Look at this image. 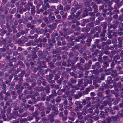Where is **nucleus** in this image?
Wrapping results in <instances>:
<instances>
[{"label":"nucleus","mask_w":123,"mask_h":123,"mask_svg":"<svg viewBox=\"0 0 123 123\" xmlns=\"http://www.w3.org/2000/svg\"><path fill=\"white\" fill-rule=\"evenodd\" d=\"M93 76V75L89 76H85V78H88L86 79L85 80V82L83 83L84 86L85 87L87 86L88 84H91L92 83V80L90 79V78H92Z\"/></svg>","instance_id":"2"},{"label":"nucleus","mask_w":123,"mask_h":123,"mask_svg":"<svg viewBox=\"0 0 123 123\" xmlns=\"http://www.w3.org/2000/svg\"><path fill=\"white\" fill-rule=\"evenodd\" d=\"M112 2H114L116 4L115 5L116 6V5H117L118 7L119 8L120 7V6H119V4H120L119 0H111Z\"/></svg>","instance_id":"33"},{"label":"nucleus","mask_w":123,"mask_h":123,"mask_svg":"<svg viewBox=\"0 0 123 123\" xmlns=\"http://www.w3.org/2000/svg\"><path fill=\"white\" fill-rule=\"evenodd\" d=\"M36 32L38 34H42L44 32V30L40 28H37L36 30Z\"/></svg>","instance_id":"18"},{"label":"nucleus","mask_w":123,"mask_h":123,"mask_svg":"<svg viewBox=\"0 0 123 123\" xmlns=\"http://www.w3.org/2000/svg\"><path fill=\"white\" fill-rule=\"evenodd\" d=\"M51 39H49V40H48V43L50 42H52V43L55 44L56 41L55 40V37L53 36H52L51 35Z\"/></svg>","instance_id":"38"},{"label":"nucleus","mask_w":123,"mask_h":123,"mask_svg":"<svg viewBox=\"0 0 123 123\" xmlns=\"http://www.w3.org/2000/svg\"><path fill=\"white\" fill-rule=\"evenodd\" d=\"M97 95L98 97L101 98L102 100L104 99V96H103V92H98L97 93Z\"/></svg>","instance_id":"23"},{"label":"nucleus","mask_w":123,"mask_h":123,"mask_svg":"<svg viewBox=\"0 0 123 123\" xmlns=\"http://www.w3.org/2000/svg\"><path fill=\"white\" fill-rule=\"evenodd\" d=\"M86 109L87 107L85 106H84L82 109V112L81 113L83 115H85L87 114V112L86 111Z\"/></svg>","instance_id":"39"},{"label":"nucleus","mask_w":123,"mask_h":123,"mask_svg":"<svg viewBox=\"0 0 123 123\" xmlns=\"http://www.w3.org/2000/svg\"><path fill=\"white\" fill-rule=\"evenodd\" d=\"M101 51L98 49H96L94 51L92 52V55L93 56H97L98 54Z\"/></svg>","instance_id":"36"},{"label":"nucleus","mask_w":123,"mask_h":123,"mask_svg":"<svg viewBox=\"0 0 123 123\" xmlns=\"http://www.w3.org/2000/svg\"><path fill=\"white\" fill-rule=\"evenodd\" d=\"M96 48V45L95 44H93L91 46V47L89 48L90 52H93L94 51V49Z\"/></svg>","instance_id":"29"},{"label":"nucleus","mask_w":123,"mask_h":123,"mask_svg":"<svg viewBox=\"0 0 123 123\" xmlns=\"http://www.w3.org/2000/svg\"><path fill=\"white\" fill-rule=\"evenodd\" d=\"M114 8L115 10L109 12L107 14L109 16H111L113 14H117L119 13V12L118 10L116 9V7H115V6L114 7Z\"/></svg>","instance_id":"4"},{"label":"nucleus","mask_w":123,"mask_h":123,"mask_svg":"<svg viewBox=\"0 0 123 123\" xmlns=\"http://www.w3.org/2000/svg\"><path fill=\"white\" fill-rule=\"evenodd\" d=\"M83 80L82 79H78V81L77 86H78L80 87L81 86V85L82 84L83 82Z\"/></svg>","instance_id":"48"},{"label":"nucleus","mask_w":123,"mask_h":123,"mask_svg":"<svg viewBox=\"0 0 123 123\" xmlns=\"http://www.w3.org/2000/svg\"><path fill=\"white\" fill-rule=\"evenodd\" d=\"M91 6L92 8H93L94 11L95 12H98V7L96 3L94 2H92L91 3Z\"/></svg>","instance_id":"10"},{"label":"nucleus","mask_w":123,"mask_h":123,"mask_svg":"<svg viewBox=\"0 0 123 123\" xmlns=\"http://www.w3.org/2000/svg\"><path fill=\"white\" fill-rule=\"evenodd\" d=\"M95 31H97L98 33H100L101 32V27L98 26H96L95 28Z\"/></svg>","instance_id":"50"},{"label":"nucleus","mask_w":123,"mask_h":123,"mask_svg":"<svg viewBox=\"0 0 123 123\" xmlns=\"http://www.w3.org/2000/svg\"><path fill=\"white\" fill-rule=\"evenodd\" d=\"M58 10H63V6L61 4H59L57 7Z\"/></svg>","instance_id":"58"},{"label":"nucleus","mask_w":123,"mask_h":123,"mask_svg":"<svg viewBox=\"0 0 123 123\" xmlns=\"http://www.w3.org/2000/svg\"><path fill=\"white\" fill-rule=\"evenodd\" d=\"M50 88L49 87L47 86V87H46V88H44V89L43 91H45V92L47 94H49L50 92Z\"/></svg>","instance_id":"61"},{"label":"nucleus","mask_w":123,"mask_h":123,"mask_svg":"<svg viewBox=\"0 0 123 123\" xmlns=\"http://www.w3.org/2000/svg\"><path fill=\"white\" fill-rule=\"evenodd\" d=\"M21 40L23 42V43H24L25 42L27 41L28 39L27 38L25 37L24 36H23L21 38Z\"/></svg>","instance_id":"64"},{"label":"nucleus","mask_w":123,"mask_h":123,"mask_svg":"<svg viewBox=\"0 0 123 123\" xmlns=\"http://www.w3.org/2000/svg\"><path fill=\"white\" fill-rule=\"evenodd\" d=\"M78 119L80 120H82L83 118V117L82 115V113L80 112H78L77 113Z\"/></svg>","instance_id":"32"},{"label":"nucleus","mask_w":123,"mask_h":123,"mask_svg":"<svg viewBox=\"0 0 123 123\" xmlns=\"http://www.w3.org/2000/svg\"><path fill=\"white\" fill-rule=\"evenodd\" d=\"M55 115L53 113H51L50 114L47 115V117L48 118L50 121L51 122H53L55 121L54 117L55 116Z\"/></svg>","instance_id":"12"},{"label":"nucleus","mask_w":123,"mask_h":123,"mask_svg":"<svg viewBox=\"0 0 123 123\" xmlns=\"http://www.w3.org/2000/svg\"><path fill=\"white\" fill-rule=\"evenodd\" d=\"M44 74H50L52 73V70L49 68H48L44 70L43 71Z\"/></svg>","instance_id":"31"},{"label":"nucleus","mask_w":123,"mask_h":123,"mask_svg":"<svg viewBox=\"0 0 123 123\" xmlns=\"http://www.w3.org/2000/svg\"><path fill=\"white\" fill-rule=\"evenodd\" d=\"M20 37V33H18L15 35H13L12 37V39L14 40H17L18 38Z\"/></svg>","instance_id":"37"},{"label":"nucleus","mask_w":123,"mask_h":123,"mask_svg":"<svg viewBox=\"0 0 123 123\" xmlns=\"http://www.w3.org/2000/svg\"><path fill=\"white\" fill-rule=\"evenodd\" d=\"M90 66L87 63L85 64L84 65V68H83V71L88 70L90 68Z\"/></svg>","instance_id":"47"},{"label":"nucleus","mask_w":123,"mask_h":123,"mask_svg":"<svg viewBox=\"0 0 123 123\" xmlns=\"http://www.w3.org/2000/svg\"><path fill=\"white\" fill-rule=\"evenodd\" d=\"M40 95V96L42 98V100L43 101H45V97L46 96L45 93L44 92H43L41 93Z\"/></svg>","instance_id":"30"},{"label":"nucleus","mask_w":123,"mask_h":123,"mask_svg":"<svg viewBox=\"0 0 123 123\" xmlns=\"http://www.w3.org/2000/svg\"><path fill=\"white\" fill-rule=\"evenodd\" d=\"M90 54V51L88 50H85L84 52L82 53V56L86 55H89Z\"/></svg>","instance_id":"49"},{"label":"nucleus","mask_w":123,"mask_h":123,"mask_svg":"<svg viewBox=\"0 0 123 123\" xmlns=\"http://www.w3.org/2000/svg\"><path fill=\"white\" fill-rule=\"evenodd\" d=\"M34 93L33 91H29L28 89H26L23 92V93L24 95H26L27 94H32Z\"/></svg>","instance_id":"28"},{"label":"nucleus","mask_w":123,"mask_h":123,"mask_svg":"<svg viewBox=\"0 0 123 123\" xmlns=\"http://www.w3.org/2000/svg\"><path fill=\"white\" fill-rule=\"evenodd\" d=\"M118 26L117 25L114 24H109L108 25V29L115 31L116 30V29L117 28Z\"/></svg>","instance_id":"5"},{"label":"nucleus","mask_w":123,"mask_h":123,"mask_svg":"<svg viewBox=\"0 0 123 123\" xmlns=\"http://www.w3.org/2000/svg\"><path fill=\"white\" fill-rule=\"evenodd\" d=\"M111 119L113 121V123H117V120L118 118L117 115L115 116H111Z\"/></svg>","instance_id":"25"},{"label":"nucleus","mask_w":123,"mask_h":123,"mask_svg":"<svg viewBox=\"0 0 123 123\" xmlns=\"http://www.w3.org/2000/svg\"><path fill=\"white\" fill-rule=\"evenodd\" d=\"M82 95V93L80 92H79L78 94L73 95V98L75 99H79Z\"/></svg>","instance_id":"14"},{"label":"nucleus","mask_w":123,"mask_h":123,"mask_svg":"<svg viewBox=\"0 0 123 123\" xmlns=\"http://www.w3.org/2000/svg\"><path fill=\"white\" fill-rule=\"evenodd\" d=\"M73 5L75 6V9H79L82 8V6L80 4H78L77 2L74 1V2Z\"/></svg>","instance_id":"8"},{"label":"nucleus","mask_w":123,"mask_h":123,"mask_svg":"<svg viewBox=\"0 0 123 123\" xmlns=\"http://www.w3.org/2000/svg\"><path fill=\"white\" fill-rule=\"evenodd\" d=\"M109 66V63L107 61H105L103 63V64L102 65V68L105 70Z\"/></svg>","instance_id":"26"},{"label":"nucleus","mask_w":123,"mask_h":123,"mask_svg":"<svg viewBox=\"0 0 123 123\" xmlns=\"http://www.w3.org/2000/svg\"><path fill=\"white\" fill-rule=\"evenodd\" d=\"M62 65L64 66H66L68 67H70L71 66V64H67L66 62L64 60H62L61 62Z\"/></svg>","instance_id":"54"},{"label":"nucleus","mask_w":123,"mask_h":123,"mask_svg":"<svg viewBox=\"0 0 123 123\" xmlns=\"http://www.w3.org/2000/svg\"><path fill=\"white\" fill-rule=\"evenodd\" d=\"M80 48H81L80 49H79L78 50V51L80 54H82V53H83V52L84 51L86 50V48L85 47H83L81 46V47Z\"/></svg>","instance_id":"53"},{"label":"nucleus","mask_w":123,"mask_h":123,"mask_svg":"<svg viewBox=\"0 0 123 123\" xmlns=\"http://www.w3.org/2000/svg\"><path fill=\"white\" fill-rule=\"evenodd\" d=\"M48 28H51L53 30H55L57 27V24L55 23H53L52 24L47 25Z\"/></svg>","instance_id":"17"},{"label":"nucleus","mask_w":123,"mask_h":123,"mask_svg":"<svg viewBox=\"0 0 123 123\" xmlns=\"http://www.w3.org/2000/svg\"><path fill=\"white\" fill-rule=\"evenodd\" d=\"M76 80L74 78H71L70 79V81L68 82V85L70 86V87L72 88H74L76 87L74 85L76 84L77 83Z\"/></svg>","instance_id":"1"},{"label":"nucleus","mask_w":123,"mask_h":123,"mask_svg":"<svg viewBox=\"0 0 123 123\" xmlns=\"http://www.w3.org/2000/svg\"><path fill=\"white\" fill-rule=\"evenodd\" d=\"M107 24L106 22H103L101 24V26L103 27V28L106 29L107 28Z\"/></svg>","instance_id":"60"},{"label":"nucleus","mask_w":123,"mask_h":123,"mask_svg":"<svg viewBox=\"0 0 123 123\" xmlns=\"http://www.w3.org/2000/svg\"><path fill=\"white\" fill-rule=\"evenodd\" d=\"M57 42V44H55L54 45L55 47L56 48L58 46H60L61 45V37L59 36H57L56 38Z\"/></svg>","instance_id":"11"},{"label":"nucleus","mask_w":123,"mask_h":123,"mask_svg":"<svg viewBox=\"0 0 123 123\" xmlns=\"http://www.w3.org/2000/svg\"><path fill=\"white\" fill-rule=\"evenodd\" d=\"M38 56L40 57L44 58L45 57L44 53L43 52L41 51H39L38 52Z\"/></svg>","instance_id":"44"},{"label":"nucleus","mask_w":123,"mask_h":123,"mask_svg":"<svg viewBox=\"0 0 123 123\" xmlns=\"http://www.w3.org/2000/svg\"><path fill=\"white\" fill-rule=\"evenodd\" d=\"M114 70L112 68H110L108 69H106L104 70V72L105 73H107L109 72H110L111 73H112L114 71Z\"/></svg>","instance_id":"52"},{"label":"nucleus","mask_w":123,"mask_h":123,"mask_svg":"<svg viewBox=\"0 0 123 123\" xmlns=\"http://www.w3.org/2000/svg\"><path fill=\"white\" fill-rule=\"evenodd\" d=\"M33 89L35 90V91H38L39 92L40 91H43L44 89V87L43 86L41 87L36 86L35 88H34Z\"/></svg>","instance_id":"22"},{"label":"nucleus","mask_w":123,"mask_h":123,"mask_svg":"<svg viewBox=\"0 0 123 123\" xmlns=\"http://www.w3.org/2000/svg\"><path fill=\"white\" fill-rule=\"evenodd\" d=\"M54 95L51 94L49 96H47L46 97V100L47 101H50L51 99H53L54 97Z\"/></svg>","instance_id":"21"},{"label":"nucleus","mask_w":123,"mask_h":123,"mask_svg":"<svg viewBox=\"0 0 123 123\" xmlns=\"http://www.w3.org/2000/svg\"><path fill=\"white\" fill-rule=\"evenodd\" d=\"M43 75V74L42 72V71H38L37 75V77L38 79L42 80H44V79L42 77Z\"/></svg>","instance_id":"20"},{"label":"nucleus","mask_w":123,"mask_h":123,"mask_svg":"<svg viewBox=\"0 0 123 123\" xmlns=\"http://www.w3.org/2000/svg\"><path fill=\"white\" fill-rule=\"evenodd\" d=\"M81 11H78L76 13V14H74L73 17L75 18L76 19L79 20L80 19V15L81 14Z\"/></svg>","instance_id":"16"},{"label":"nucleus","mask_w":123,"mask_h":123,"mask_svg":"<svg viewBox=\"0 0 123 123\" xmlns=\"http://www.w3.org/2000/svg\"><path fill=\"white\" fill-rule=\"evenodd\" d=\"M49 44L48 45H47V44H45L47 46V49H48L49 50L51 48L53 47V46L52 43H48Z\"/></svg>","instance_id":"46"},{"label":"nucleus","mask_w":123,"mask_h":123,"mask_svg":"<svg viewBox=\"0 0 123 123\" xmlns=\"http://www.w3.org/2000/svg\"><path fill=\"white\" fill-rule=\"evenodd\" d=\"M12 15H7L6 16V19L7 22L11 20L12 18Z\"/></svg>","instance_id":"55"},{"label":"nucleus","mask_w":123,"mask_h":123,"mask_svg":"<svg viewBox=\"0 0 123 123\" xmlns=\"http://www.w3.org/2000/svg\"><path fill=\"white\" fill-rule=\"evenodd\" d=\"M75 104L76 106H77L80 108V109H81L83 107V105L82 104H81V102L79 101H77L75 102Z\"/></svg>","instance_id":"19"},{"label":"nucleus","mask_w":123,"mask_h":123,"mask_svg":"<svg viewBox=\"0 0 123 123\" xmlns=\"http://www.w3.org/2000/svg\"><path fill=\"white\" fill-rule=\"evenodd\" d=\"M43 36H40L39 38V41L43 43H46L47 41V39L46 37L43 38Z\"/></svg>","instance_id":"27"},{"label":"nucleus","mask_w":123,"mask_h":123,"mask_svg":"<svg viewBox=\"0 0 123 123\" xmlns=\"http://www.w3.org/2000/svg\"><path fill=\"white\" fill-rule=\"evenodd\" d=\"M104 111H100V117L102 118H104L105 117V115L104 114Z\"/></svg>","instance_id":"56"},{"label":"nucleus","mask_w":123,"mask_h":123,"mask_svg":"<svg viewBox=\"0 0 123 123\" xmlns=\"http://www.w3.org/2000/svg\"><path fill=\"white\" fill-rule=\"evenodd\" d=\"M53 106L52 108L53 111V113L55 115H57L59 113V112L58 111V108L55 105Z\"/></svg>","instance_id":"13"},{"label":"nucleus","mask_w":123,"mask_h":123,"mask_svg":"<svg viewBox=\"0 0 123 123\" xmlns=\"http://www.w3.org/2000/svg\"><path fill=\"white\" fill-rule=\"evenodd\" d=\"M76 66L77 68H78L82 70H83V67L81 66L80 63H77L76 65Z\"/></svg>","instance_id":"45"},{"label":"nucleus","mask_w":123,"mask_h":123,"mask_svg":"<svg viewBox=\"0 0 123 123\" xmlns=\"http://www.w3.org/2000/svg\"><path fill=\"white\" fill-rule=\"evenodd\" d=\"M76 10L74 8H71L70 11V13L73 16L74 15V13L76 12Z\"/></svg>","instance_id":"57"},{"label":"nucleus","mask_w":123,"mask_h":123,"mask_svg":"<svg viewBox=\"0 0 123 123\" xmlns=\"http://www.w3.org/2000/svg\"><path fill=\"white\" fill-rule=\"evenodd\" d=\"M61 39L62 41L61 45L62 46H65L66 45V43L65 41V39L64 37H61Z\"/></svg>","instance_id":"41"},{"label":"nucleus","mask_w":123,"mask_h":123,"mask_svg":"<svg viewBox=\"0 0 123 123\" xmlns=\"http://www.w3.org/2000/svg\"><path fill=\"white\" fill-rule=\"evenodd\" d=\"M53 73L54 74H52V73H50L49 74V75H47L46 76V78L47 80L52 79L54 75L55 74V70H53Z\"/></svg>","instance_id":"15"},{"label":"nucleus","mask_w":123,"mask_h":123,"mask_svg":"<svg viewBox=\"0 0 123 123\" xmlns=\"http://www.w3.org/2000/svg\"><path fill=\"white\" fill-rule=\"evenodd\" d=\"M118 29L116 31L117 33L120 36H122L123 35V28L120 25L118 26Z\"/></svg>","instance_id":"6"},{"label":"nucleus","mask_w":123,"mask_h":123,"mask_svg":"<svg viewBox=\"0 0 123 123\" xmlns=\"http://www.w3.org/2000/svg\"><path fill=\"white\" fill-rule=\"evenodd\" d=\"M45 105L46 106V109L48 110H51L52 108L54 106V105H52V104L48 102H45Z\"/></svg>","instance_id":"9"},{"label":"nucleus","mask_w":123,"mask_h":123,"mask_svg":"<svg viewBox=\"0 0 123 123\" xmlns=\"http://www.w3.org/2000/svg\"><path fill=\"white\" fill-rule=\"evenodd\" d=\"M92 41L91 39H87L86 42V45L88 47L90 46L91 45V42Z\"/></svg>","instance_id":"43"},{"label":"nucleus","mask_w":123,"mask_h":123,"mask_svg":"<svg viewBox=\"0 0 123 123\" xmlns=\"http://www.w3.org/2000/svg\"><path fill=\"white\" fill-rule=\"evenodd\" d=\"M91 1L89 0H85L84 3V5L86 7H88Z\"/></svg>","instance_id":"34"},{"label":"nucleus","mask_w":123,"mask_h":123,"mask_svg":"<svg viewBox=\"0 0 123 123\" xmlns=\"http://www.w3.org/2000/svg\"><path fill=\"white\" fill-rule=\"evenodd\" d=\"M40 112L37 110H35L34 113H32V115L33 117H37L39 114Z\"/></svg>","instance_id":"42"},{"label":"nucleus","mask_w":123,"mask_h":123,"mask_svg":"<svg viewBox=\"0 0 123 123\" xmlns=\"http://www.w3.org/2000/svg\"><path fill=\"white\" fill-rule=\"evenodd\" d=\"M63 55L62 56V58L64 59H66L67 58V56L68 54V53L66 51H64L63 52Z\"/></svg>","instance_id":"63"},{"label":"nucleus","mask_w":123,"mask_h":123,"mask_svg":"<svg viewBox=\"0 0 123 123\" xmlns=\"http://www.w3.org/2000/svg\"><path fill=\"white\" fill-rule=\"evenodd\" d=\"M29 84L27 83L26 82H21L19 83V85L20 86H23L25 87V89H26L27 87L28 86H29Z\"/></svg>","instance_id":"40"},{"label":"nucleus","mask_w":123,"mask_h":123,"mask_svg":"<svg viewBox=\"0 0 123 123\" xmlns=\"http://www.w3.org/2000/svg\"><path fill=\"white\" fill-rule=\"evenodd\" d=\"M101 66L100 63L99 62H96L94 65L92 66V68L93 69H95L96 71L97 69H99L100 68Z\"/></svg>","instance_id":"3"},{"label":"nucleus","mask_w":123,"mask_h":123,"mask_svg":"<svg viewBox=\"0 0 123 123\" xmlns=\"http://www.w3.org/2000/svg\"><path fill=\"white\" fill-rule=\"evenodd\" d=\"M7 121H8L12 119V118L16 119V117L12 115L11 114L10 112H7Z\"/></svg>","instance_id":"7"},{"label":"nucleus","mask_w":123,"mask_h":123,"mask_svg":"<svg viewBox=\"0 0 123 123\" xmlns=\"http://www.w3.org/2000/svg\"><path fill=\"white\" fill-rule=\"evenodd\" d=\"M112 78L111 76H109L107 77L105 80L106 83L109 84H110V81L111 80Z\"/></svg>","instance_id":"35"},{"label":"nucleus","mask_w":123,"mask_h":123,"mask_svg":"<svg viewBox=\"0 0 123 123\" xmlns=\"http://www.w3.org/2000/svg\"><path fill=\"white\" fill-rule=\"evenodd\" d=\"M44 11V10L42 8L36 10V13L37 14H39L40 13H42Z\"/></svg>","instance_id":"62"},{"label":"nucleus","mask_w":123,"mask_h":123,"mask_svg":"<svg viewBox=\"0 0 123 123\" xmlns=\"http://www.w3.org/2000/svg\"><path fill=\"white\" fill-rule=\"evenodd\" d=\"M111 75L113 78H115L118 76V73L117 72L116 70L115 69L114 70V71L111 73Z\"/></svg>","instance_id":"24"},{"label":"nucleus","mask_w":123,"mask_h":123,"mask_svg":"<svg viewBox=\"0 0 123 123\" xmlns=\"http://www.w3.org/2000/svg\"><path fill=\"white\" fill-rule=\"evenodd\" d=\"M114 87H117L118 88L121 89L122 87V85L121 82H118L117 84H116V86H114Z\"/></svg>","instance_id":"51"},{"label":"nucleus","mask_w":123,"mask_h":123,"mask_svg":"<svg viewBox=\"0 0 123 123\" xmlns=\"http://www.w3.org/2000/svg\"><path fill=\"white\" fill-rule=\"evenodd\" d=\"M22 65L23 67H24V65L23 64V62L20 61H18L17 63L16 64L15 66H18V65Z\"/></svg>","instance_id":"59"}]
</instances>
